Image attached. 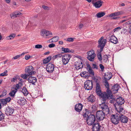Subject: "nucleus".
Listing matches in <instances>:
<instances>
[{"label":"nucleus","instance_id":"obj_1","mask_svg":"<svg viewBox=\"0 0 131 131\" xmlns=\"http://www.w3.org/2000/svg\"><path fill=\"white\" fill-rule=\"evenodd\" d=\"M106 88V92L102 93L101 92L100 94L97 95L100 97L102 102H106L107 100L111 99L112 96V92L110 90L109 87Z\"/></svg>","mask_w":131,"mask_h":131},{"label":"nucleus","instance_id":"obj_2","mask_svg":"<svg viewBox=\"0 0 131 131\" xmlns=\"http://www.w3.org/2000/svg\"><path fill=\"white\" fill-rule=\"evenodd\" d=\"M116 111L119 114L120 116V121L124 123H126L128 120V118L123 115L125 114V110L123 108H121V106H116Z\"/></svg>","mask_w":131,"mask_h":131},{"label":"nucleus","instance_id":"obj_3","mask_svg":"<svg viewBox=\"0 0 131 131\" xmlns=\"http://www.w3.org/2000/svg\"><path fill=\"white\" fill-rule=\"evenodd\" d=\"M111 119L112 123L114 124H118L120 121L119 114L117 112L115 114L112 115L111 116Z\"/></svg>","mask_w":131,"mask_h":131},{"label":"nucleus","instance_id":"obj_4","mask_svg":"<svg viewBox=\"0 0 131 131\" xmlns=\"http://www.w3.org/2000/svg\"><path fill=\"white\" fill-rule=\"evenodd\" d=\"M107 42L106 39H104V37H101L98 41L99 44L98 47L100 48V51L101 52L103 51V48Z\"/></svg>","mask_w":131,"mask_h":131},{"label":"nucleus","instance_id":"obj_5","mask_svg":"<svg viewBox=\"0 0 131 131\" xmlns=\"http://www.w3.org/2000/svg\"><path fill=\"white\" fill-rule=\"evenodd\" d=\"M112 77V74L111 72L105 73L104 75L105 80L103 81L104 84L106 88L109 87V84L107 80H109Z\"/></svg>","mask_w":131,"mask_h":131},{"label":"nucleus","instance_id":"obj_6","mask_svg":"<svg viewBox=\"0 0 131 131\" xmlns=\"http://www.w3.org/2000/svg\"><path fill=\"white\" fill-rule=\"evenodd\" d=\"M100 107L102 109V111L104 112L105 114H110L109 108L105 102H102V103L100 105Z\"/></svg>","mask_w":131,"mask_h":131},{"label":"nucleus","instance_id":"obj_7","mask_svg":"<svg viewBox=\"0 0 131 131\" xmlns=\"http://www.w3.org/2000/svg\"><path fill=\"white\" fill-rule=\"evenodd\" d=\"M87 54L88 56L87 57L88 59L91 61H93L96 56L94 51L93 50H92L88 52Z\"/></svg>","mask_w":131,"mask_h":131},{"label":"nucleus","instance_id":"obj_8","mask_svg":"<svg viewBox=\"0 0 131 131\" xmlns=\"http://www.w3.org/2000/svg\"><path fill=\"white\" fill-rule=\"evenodd\" d=\"M105 112L102 111H98L96 113V117L99 120H102L105 118V115L108 116L110 114H106Z\"/></svg>","mask_w":131,"mask_h":131},{"label":"nucleus","instance_id":"obj_9","mask_svg":"<svg viewBox=\"0 0 131 131\" xmlns=\"http://www.w3.org/2000/svg\"><path fill=\"white\" fill-rule=\"evenodd\" d=\"M41 35L45 38H48L52 37V32L48 31L45 30H41L40 32Z\"/></svg>","mask_w":131,"mask_h":131},{"label":"nucleus","instance_id":"obj_10","mask_svg":"<svg viewBox=\"0 0 131 131\" xmlns=\"http://www.w3.org/2000/svg\"><path fill=\"white\" fill-rule=\"evenodd\" d=\"M86 119L88 124L89 125H91L94 124L95 121V117L94 115L90 114Z\"/></svg>","mask_w":131,"mask_h":131},{"label":"nucleus","instance_id":"obj_11","mask_svg":"<svg viewBox=\"0 0 131 131\" xmlns=\"http://www.w3.org/2000/svg\"><path fill=\"white\" fill-rule=\"evenodd\" d=\"M93 86L92 82L90 80H87L84 83V88L87 90H91Z\"/></svg>","mask_w":131,"mask_h":131},{"label":"nucleus","instance_id":"obj_12","mask_svg":"<svg viewBox=\"0 0 131 131\" xmlns=\"http://www.w3.org/2000/svg\"><path fill=\"white\" fill-rule=\"evenodd\" d=\"M71 57L70 55L68 54L63 55L62 57L63 63L64 65L67 64L69 61Z\"/></svg>","mask_w":131,"mask_h":131},{"label":"nucleus","instance_id":"obj_13","mask_svg":"<svg viewBox=\"0 0 131 131\" xmlns=\"http://www.w3.org/2000/svg\"><path fill=\"white\" fill-rule=\"evenodd\" d=\"M103 2L101 0H92V3L96 8H100L102 5Z\"/></svg>","mask_w":131,"mask_h":131},{"label":"nucleus","instance_id":"obj_14","mask_svg":"<svg viewBox=\"0 0 131 131\" xmlns=\"http://www.w3.org/2000/svg\"><path fill=\"white\" fill-rule=\"evenodd\" d=\"M117 104H116L115 105V109L116 110V106H121V108H123L121 105L123 104L124 102V99L122 97H120L116 99Z\"/></svg>","mask_w":131,"mask_h":131},{"label":"nucleus","instance_id":"obj_15","mask_svg":"<svg viewBox=\"0 0 131 131\" xmlns=\"http://www.w3.org/2000/svg\"><path fill=\"white\" fill-rule=\"evenodd\" d=\"M46 69L48 72L52 73L54 70V66L52 63H49L47 65Z\"/></svg>","mask_w":131,"mask_h":131},{"label":"nucleus","instance_id":"obj_16","mask_svg":"<svg viewBox=\"0 0 131 131\" xmlns=\"http://www.w3.org/2000/svg\"><path fill=\"white\" fill-rule=\"evenodd\" d=\"M14 110H15L13 108L8 106L6 109L5 113L7 115H12Z\"/></svg>","mask_w":131,"mask_h":131},{"label":"nucleus","instance_id":"obj_17","mask_svg":"<svg viewBox=\"0 0 131 131\" xmlns=\"http://www.w3.org/2000/svg\"><path fill=\"white\" fill-rule=\"evenodd\" d=\"M75 68L77 70L82 68L83 67V64L80 60H78L75 63Z\"/></svg>","mask_w":131,"mask_h":131},{"label":"nucleus","instance_id":"obj_18","mask_svg":"<svg viewBox=\"0 0 131 131\" xmlns=\"http://www.w3.org/2000/svg\"><path fill=\"white\" fill-rule=\"evenodd\" d=\"M25 72L28 73V76L31 75L33 73L32 66H29L26 67L25 69Z\"/></svg>","mask_w":131,"mask_h":131},{"label":"nucleus","instance_id":"obj_19","mask_svg":"<svg viewBox=\"0 0 131 131\" xmlns=\"http://www.w3.org/2000/svg\"><path fill=\"white\" fill-rule=\"evenodd\" d=\"M110 41L114 44L117 43L118 42L117 38L114 35H112L109 38Z\"/></svg>","mask_w":131,"mask_h":131},{"label":"nucleus","instance_id":"obj_20","mask_svg":"<svg viewBox=\"0 0 131 131\" xmlns=\"http://www.w3.org/2000/svg\"><path fill=\"white\" fill-rule=\"evenodd\" d=\"M83 107V105L81 103L77 104L75 106V110L78 112H80L82 110Z\"/></svg>","mask_w":131,"mask_h":131},{"label":"nucleus","instance_id":"obj_21","mask_svg":"<svg viewBox=\"0 0 131 131\" xmlns=\"http://www.w3.org/2000/svg\"><path fill=\"white\" fill-rule=\"evenodd\" d=\"M21 13L17 11H15L10 14V17L12 19L20 16Z\"/></svg>","mask_w":131,"mask_h":131},{"label":"nucleus","instance_id":"obj_22","mask_svg":"<svg viewBox=\"0 0 131 131\" xmlns=\"http://www.w3.org/2000/svg\"><path fill=\"white\" fill-rule=\"evenodd\" d=\"M100 127L98 123H94L93 125L92 130L93 131H99Z\"/></svg>","mask_w":131,"mask_h":131},{"label":"nucleus","instance_id":"obj_23","mask_svg":"<svg viewBox=\"0 0 131 131\" xmlns=\"http://www.w3.org/2000/svg\"><path fill=\"white\" fill-rule=\"evenodd\" d=\"M87 99L88 102L92 103L95 102V98L93 95L91 94L88 97Z\"/></svg>","mask_w":131,"mask_h":131},{"label":"nucleus","instance_id":"obj_24","mask_svg":"<svg viewBox=\"0 0 131 131\" xmlns=\"http://www.w3.org/2000/svg\"><path fill=\"white\" fill-rule=\"evenodd\" d=\"M96 91L97 95L101 92L100 85L98 83H97L96 84Z\"/></svg>","mask_w":131,"mask_h":131},{"label":"nucleus","instance_id":"obj_25","mask_svg":"<svg viewBox=\"0 0 131 131\" xmlns=\"http://www.w3.org/2000/svg\"><path fill=\"white\" fill-rule=\"evenodd\" d=\"M90 115V113L89 112L88 110L85 109V111L83 112V115L84 119H86L88 117L89 115Z\"/></svg>","mask_w":131,"mask_h":131},{"label":"nucleus","instance_id":"obj_26","mask_svg":"<svg viewBox=\"0 0 131 131\" xmlns=\"http://www.w3.org/2000/svg\"><path fill=\"white\" fill-rule=\"evenodd\" d=\"M18 103L20 105L23 106L24 105L26 102V100L24 98H21L18 100Z\"/></svg>","mask_w":131,"mask_h":131},{"label":"nucleus","instance_id":"obj_27","mask_svg":"<svg viewBox=\"0 0 131 131\" xmlns=\"http://www.w3.org/2000/svg\"><path fill=\"white\" fill-rule=\"evenodd\" d=\"M122 13L121 12H116L109 15L108 16L110 17L116 16L121 15Z\"/></svg>","mask_w":131,"mask_h":131},{"label":"nucleus","instance_id":"obj_28","mask_svg":"<svg viewBox=\"0 0 131 131\" xmlns=\"http://www.w3.org/2000/svg\"><path fill=\"white\" fill-rule=\"evenodd\" d=\"M120 87L118 84L115 85L113 87H112V91L114 93H116L118 91Z\"/></svg>","mask_w":131,"mask_h":131},{"label":"nucleus","instance_id":"obj_29","mask_svg":"<svg viewBox=\"0 0 131 131\" xmlns=\"http://www.w3.org/2000/svg\"><path fill=\"white\" fill-rule=\"evenodd\" d=\"M17 92V90L14 88V87L12 88V91L9 93V94L12 97H13Z\"/></svg>","mask_w":131,"mask_h":131},{"label":"nucleus","instance_id":"obj_30","mask_svg":"<svg viewBox=\"0 0 131 131\" xmlns=\"http://www.w3.org/2000/svg\"><path fill=\"white\" fill-rule=\"evenodd\" d=\"M87 70L92 75H94V72L91 68V66L90 65H87Z\"/></svg>","mask_w":131,"mask_h":131},{"label":"nucleus","instance_id":"obj_31","mask_svg":"<svg viewBox=\"0 0 131 131\" xmlns=\"http://www.w3.org/2000/svg\"><path fill=\"white\" fill-rule=\"evenodd\" d=\"M105 14V13L104 12H100L98 13L95 15V16L98 18H100L104 16Z\"/></svg>","mask_w":131,"mask_h":131},{"label":"nucleus","instance_id":"obj_32","mask_svg":"<svg viewBox=\"0 0 131 131\" xmlns=\"http://www.w3.org/2000/svg\"><path fill=\"white\" fill-rule=\"evenodd\" d=\"M51 57L49 56L48 57L46 58L43 60V63L44 64H46L49 62L51 59Z\"/></svg>","mask_w":131,"mask_h":131},{"label":"nucleus","instance_id":"obj_33","mask_svg":"<svg viewBox=\"0 0 131 131\" xmlns=\"http://www.w3.org/2000/svg\"><path fill=\"white\" fill-rule=\"evenodd\" d=\"M16 35L14 34H12L9 36L7 37L6 39L7 40H10L13 39L15 36Z\"/></svg>","mask_w":131,"mask_h":131},{"label":"nucleus","instance_id":"obj_34","mask_svg":"<svg viewBox=\"0 0 131 131\" xmlns=\"http://www.w3.org/2000/svg\"><path fill=\"white\" fill-rule=\"evenodd\" d=\"M22 85V83L21 82H19L18 84H17L16 85L15 87H14V88L16 89L17 90V89H21Z\"/></svg>","mask_w":131,"mask_h":131},{"label":"nucleus","instance_id":"obj_35","mask_svg":"<svg viewBox=\"0 0 131 131\" xmlns=\"http://www.w3.org/2000/svg\"><path fill=\"white\" fill-rule=\"evenodd\" d=\"M88 73L85 71H83L81 73L80 75L82 77L85 78H88V76L87 74Z\"/></svg>","mask_w":131,"mask_h":131},{"label":"nucleus","instance_id":"obj_36","mask_svg":"<svg viewBox=\"0 0 131 131\" xmlns=\"http://www.w3.org/2000/svg\"><path fill=\"white\" fill-rule=\"evenodd\" d=\"M59 38L58 36H56L50 39V41L51 42H55L57 41L58 40Z\"/></svg>","mask_w":131,"mask_h":131},{"label":"nucleus","instance_id":"obj_37","mask_svg":"<svg viewBox=\"0 0 131 131\" xmlns=\"http://www.w3.org/2000/svg\"><path fill=\"white\" fill-rule=\"evenodd\" d=\"M22 92L25 95H26L28 94V92L26 89L24 87L22 90Z\"/></svg>","mask_w":131,"mask_h":131},{"label":"nucleus","instance_id":"obj_38","mask_svg":"<svg viewBox=\"0 0 131 131\" xmlns=\"http://www.w3.org/2000/svg\"><path fill=\"white\" fill-rule=\"evenodd\" d=\"M63 56L61 54H58L56 55L53 56V58L54 59L58 58L61 57H62Z\"/></svg>","mask_w":131,"mask_h":131},{"label":"nucleus","instance_id":"obj_39","mask_svg":"<svg viewBox=\"0 0 131 131\" xmlns=\"http://www.w3.org/2000/svg\"><path fill=\"white\" fill-rule=\"evenodd\" d=\"M61 50L62 51L65 52H70L69 49L68 48H64L62 47L61 48Z\"/></svg>","mask_w":131,"mask_h":131},{"label":"nucleus","instance_id":"obj_40","mask_svg":"<svg viewBox=\"0 0 131 131\" xmlns=\"http://www.w3.org/2000/svg\"><path fill=\"white\" fill-rule=\"evenodd\" d=\"M4 114L0 111V121L2 120L4 118Z\"/></svg>","mask_w":131,"mask_h":131},{"label":"nucleus","instance_id":"obj_41","mask_svg":"<svg viewBox=\"0 0 131 131\" xmlns=\"http://www.w3.org/2000/svg\"><path fill=\"white\" fill-rule=\"evenodd\" d=\"M34 93H35V96H34V98H36L38 96H39V92L38 90H35V91H34Z\"/></svg>","mask_w":131,"mask_h":131},{"label":"nucleus","instance_id":"obj_42","mask_svg":"<svg viewBox=\"0 0 131 131\" xmlns=\"http://www.w3.org/2000/svg\"><path fill=\"white\" fill-rule=\"evenodd\" d=\"M91 66L93 69H97L99 68V67L96 64L93 63L92 64Z\"/></svg>","mask_w":131,"mask_h":131},{"label":"nucleus","instance_id":"obj_43","mask_svg":"<svg viewBox=\"0 0 131 131\" xmlns=\"http://www.w3.org/2000/svg\"><path fill=\"white\" fill-rule=\"evenodd\" d=\"M65 40L69 42H72L73 41V39L72 38H68L66 39H64Z\"/></svg>","mask_w":131,"mask_h":131},{"label":"nucleus","instance_id":"obj_44","mask_svg":"<svg viewBox=\"0 0 131 131\" xmlns=\"http://www.w3.org/2000/svg\"><path fill=\"white\" fill-rule=\"evenodd\" d=\"M28 75L26 74H23L21 75V78L24 79H26L27 78Z\"/></svg>","mask_w":131,"mask_h":131},{"label":"nucleus","instance_id":"obj_45","mask_svg":"<svg viewBox=\"0 0 131 131\" xmlns=\"http://www.w3.org/2000/svg\"><path fill=\"white\" fill-rule=\"evenodd\" d=\"M28 81L29 82L33 84V77H30L28 79Z\"/></svg>","mask_w":131,"mask_h":131},{"label":"nucleus","instance_id":"obj_46","mask_svg":"<svg viewBox=\"0 0 131 131\" xmlns=\"http://www.w3.org/2000/svg\"><path fill=\"white\" fill-rule=\"evenodd\" d=\"M121 29V28L120 27H118L114 29L113 31L114 32H117L119 31Z\"/></svg>","mask_w":131,"mask_h":131},{"label":"nucleus","instance_id":"obj_47","mask_svg":"<svg viewBox=\"0 0 131 131\" xmlns=\"http://www.w3.org/2000/svg\"><path fill=\"white\" fill-rule=\"evenodd\" d=\"M17 79V76L14 77L11 80V81L12 82H14L15 81H16Z\"/></svg>","mask_w":131,"mask_h":131},{"label":"nucleus","instance_id":"obj_48","mask_svg":"<svg viewBox=\"0 0 131 131\" xmlns=\"http://www.w3.org/2000/svg\"><path fill=\"white\" fill-rule=\"evenodd\" d=\"M1 102L2 104L3 105H6L7 103L4 99H2Z\"/></svg>","mask_w":131,"mask_h":131},{"label":"nucleus","instance_id":"obj_49","mask_svg":"<svg viewBox=\"0 0 131 131\" xmlns=\"http://www.w3.org/2000/svg\"><path fill=\"white\" fill-rule=\"evenodd\" d=\"M42 47V46L41 45H37L35 46V48H36L39 49L41 48Z\"/></svg>","mask_w":131,"mask_h":131},{"label":"nucleus","instance_id":"obj_50","mask_svg":"<svg viewBox=\"0 0 131 131\" xmlns=\"http://www.w3.org/2000/svg\"><path fill=\"white\" fill-rule=\"evenodd\" d=\"M99 66L102 71H103L104 68V66L102 64H99Z\"/></svg>","mask_w":131,"mask_h":131},{"label":"nucleus","instance_id":"obj_51","mask_svg":"<svg viewBox=\"0 0 131 131\" xmlns=\"http://www.w3.org/2000/svg\"><path fill=\"white\" fill-rule=\"evenodd\" d=\"M7 94V91L6 90H4L2 92V96H5Z\"/></svg>","mask_w":131,"mask_h":131},{"label":"nucleus","instance_id":"obj_52","mask_svg":"<svg viewBox=\"0 0 131 131\" xmlns=\"http://www.w3.org/2000/svg\"><path fill=\"white\" fill-rule=\"evenodd\" d=\"M97 57L98 59H99V61H101L102 60V57H101V54H97Z\"/></svg>","mask_w":131,"mask_h":131},{"label":"nucleus","instance_id":"obj_53","mask_svg":"<svg viewBox=\"0 0 131 131\" xmlns=\"http://www.w3.org/2000/svg\"><path fill=\"white\" fill-rule=\"evenodd\" d=\"M37 82V79L36 77H33V85H35L36 83Z\"/></svg>","mask_w":131,"mask_h":131},{"label":"nucleus","instance_id":"obj_54","mask_svg":"<svg viewBox=\"0 0 131 131\" xmlns=\"http://www.w3.org/2000/svg\"><path fill=\"white\" fill-rule=\"evenodd\" d=\"M123 32L125 34H128V32L127 31V30L125 29H123Z\"/></svg>","mask_w":131,"mask_h":131},{"label":"nucleus","instance_id":"obj_55","mask_svg":"<svg viewBox=\"0 0 131 131\" xmlns=\"http://www.w3.org/2000/svg\"><path fill=\"white\" fill-rule=\"evenodd\" d=\"M55 46V45L54 43H52L49 44L48 46L49 48H52L54 47Z\"/></svg>","mask_w":131,"mask_h":131},{"label":"nucleus","instance_id":"obj_56","mask_svg":"<svg viewBox=\"0 0 131 131\" xmlns=\"http://www.w3.org/2000/svg\"><path fill=\"white\" fill-rule=\"evenodd\" d=\"M7 102H9L11 100V98L10 97H8L4 99Z\"/></svg>","mask_w":131,"mask_h":131},{"label":"nucleus","instance_id":"obj_57","mask_svg":"<svg viewBox=\"0 0 131 131\" xmlns=\"http://www.w3.org/2000/svg\"><path fill=\"white\" fill-rule=\"evenodd\" d=\"M42 7L45 9H49V8L48 7L45 5H43L42 6Z\"/></svg>","mask_w":131,"mask_h":131},{"label":"nucleus","instance_id":"obj_58","mask_svg":"<svg viewBox=\"0 0 131 131\" xmlns=\"http://www.w3.org/2000/svg\"><path fill=\"white\" fill-rule=\"evenodd\" d=\"M30 56L28 55H26L25 56V59L26 60H27L28 59H29L30 58Z\"/></svg>","mask_w":131,"mask_h":131},{"label":"nucleus","instance_id":"obj_59","mask_svg":"<svg viewBox=\"0 0 131 131\" xmlns=\"http://www.w3.org/2000/svg\"><path fill=\"white\" fill-rule=\"evenodd\" d=\"M20 57V55H17V56H16L14 57L13 59H17L19 58Z\"/></svg>","mask_w":131,"mask_h":131},{"label":"nucleus","instance_id":"obj_60","mask_svg":"<svg viewBox=\"0 0 131 131\" xmlns=\"http://www.w3.org/2000/svg\"><path fill=\"white\" fill-rule=\"evenodd\" d=\"M83 26H84L83 25L81 24L79 25V27L80 29H81L83 27Z\"/></svg>","mask_w":131,"mask_h":131},{"label":"nucleus","instance_id":"obj_61","mask_svg":"<svg viewBox=\"0 0 131 131\" xmlns=\"http://www.w3.org/2000/svg\"><path fill=\"white\" fill-rule=\"evenodd\" d=\"M129 33L131 35V25H130L129 27Z\"/></svg>","mask_w":131,"mask_h":131},{"label":"nucleus","instance_id":"obj_62","mask_svg":"<svg viewBox=\"0 0 131 131\" xmlns=\"http://www.w3.org/2000/svg\"><path fill=\"white\" fill-rule=\"evenodd\" d=\"M7 71L6 70L4 72H3V73L5 76H6L7 75Z\"/></svg>","mask_w":131,"mask_h":131},{"label":"nucleus","instance_id":"obj_63","mask_svg":"<svg viewBox=\"0 0 131 131\" xmlns=\"http://www.w3.org/2000/svg\"><path fill=\"white\" fill-rule=\"evenodd\" d=\"M28 121L27 120H26L24 122V123L26 125H27L28 124V123H30V122H27L26 123V122H28Z\"/></svg>","mask_w":131,"mask_h":131},{"label":"nucleus","instance_id":"obj_64","mask_svg":"<svg viewBox=\"0 0 131 131\" xmlns=\"http://www.w3.org/2000/svg\"><path fill=\"white\" fill-rule=\"evenodd\" d=\"M126 24H131V20H129L126 23Z\"/></svg>","mask_w":131,"mask_h":131}]
</instances>
